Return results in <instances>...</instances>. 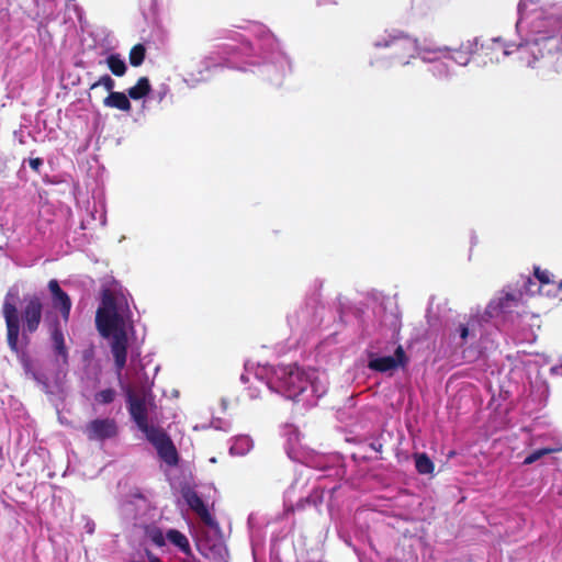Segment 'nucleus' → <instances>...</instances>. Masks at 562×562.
<instances>
[{
	"label": "nucleus",
	"instance_id": "obj_11",
	"mask_svg": "<svg viewBox=\"0 0 562 562\" xmlns=\"http://www.w3.org/2000/svg\"><path fill=\"white\" fill-rule=\"evenodd\" d=\"M187 505L201 518V520L211 528H218L215 518L209 512L207 506L201 496L191 487H184L181 491Z\"/></svg>",
	"mask_w": 562,
	"mask_h": 562
},
{
	"label": "nucleus",
	"instance_id": "obj_36",
	"mask_svg": "<svg viewBox=\"0 0 562 562\" xmlns=\"http://www.w3.org/2000/svg\"><path fill=\"white\" fill-rule=\"evenodd\" d=\"M82 520L85 522L83 529L87 533L93 535L95 531V522L89 516H82Z\"/></svg>",
	"mask_w": 562,
	"mask_h": 562
},
{
	"label": "nucleus",
	"instance_id": "obj_8",
	"mask_svg": "<svg viewBox=\"0 0 562 562\" xmlns=\"http://www.w3.org/2000/svg\"><path fill=\"white\" fill-rule=\"evenodd\" d=\"M24 307L21 313L23 334L35 333L42 322L43 303L38 295L33 294L24 299Z\"/></svg>",
	"mask_w": 562,
	"mask_h": 562
},
{
	"label": "nucleus",
	"instance_id": "obj_30",
	"mask_svg": "<svg viewBox=\"0 0 562 562\" xmlns=\"http://www.w3.org/2000/svg\"><path fill=\"white\" fill-rule=\"evenodd\" d=\"M562 450V447H557V448H541V449H537L535 450L533 452H531L530 454H528L525 460H524V464L525 465H529V464H532L535 463L536 461H538L539 459H541L543 456L546 454H549V453H552V452H555V451H560Z\"/></svg>",
	"mask_w": 562,
	"mask_h": 562
},
{
	"label": "nucleus",
	"instance_id": "obj_1",
	"mask_svg": "<svg viewBox=\"0 0 562 562\" xmlns=\"http://www.w3.org/2000/svg\"><path fill=\"white\" fill-rule=\"evenodd\" d=\"M491 396L487 407L492 415L487 422V429L491 434L514 428L517 423L514 420L516 406L509 401L512 393L508 389H485Z\"/></svg>",
	"mask_w": 562,
	"mask_h": 562
},
{
	"label": "nucleus",
	"instance_id": "obj_32",
	"mask_svg": "<svg viewBox=\"0 0 562 562\" xmlns=\"http://www.w3.org/2000/svg\"><path fill=\"white\" fill-rule=\"evenodd\" d=\"M104 87L110 93L114 92L113 89L115 87V81L109 75L101 76L95 82L90 86V91L97 89L98 87Z\"/></svg>",
	"mask_w": 562,
	"mask_h": 562
},
{
	"label": "nucleus",
	"instance_id": "obj_9",
	"mask_svg": "<svg viewBox=\"0 0 562 562\" xmlns=\"http://www.w3.org/2000/svg\"><path fill=\"white\" fill-rule=\"evenodd\" d=\"M279 374L284 386H315L316 383L315 370H304L296 364L281 367Z\"/></svg>",
	"mask_w": 562,
	"mask_h": 562
},
{
	"label": "nucleus",
	"instance_id": "obj_7",
	"mask_svg": "<svg viewBox=\"0 0 562 562\" xmlns=\"http://www.w3.org/2000/svg\"><path fill=\"white\" fill-rule=\"evenodd\" d=\"M2 315L5 321L8 346L12 351L16 352L19 349L20 319L15 305V294L11 291L5 294Z\"/></svg>",
	"mask_w": 562,
	"mask_h": 562
},
{
	"label": "nucleus",
	"instance_id": "obj_33",
	"mask_svg": "<svg viewBox=\"0 0 562 562\" xmlns=\"http://www.w3.org/2000/svg\"><path fill=\"white\" fill-rule=\"evenodd\" d=\"M115 397L114 389H102L94 395L95 402L100 404H109L113 402Z\"/></svg>",
	"mask_w": 562,
	"mask_h": 562
},
{
	"label": "nucleus",
	"instance_id": "obj_37",
	"mask_svg": "<svg viewBox=\"0 0 562 562\" xmlns=\"http://www.w3.org/2000/svg\"><path fill=\"white\" fill-rule=\"evenodd\" d=\"M541 426V422L539 420V418H536L531 425L529 426H521L520 427V430L521 431H526V432H530V434H533L539 427Z\"/></svg>",
	"mask_w": 562,
	"mask_h": 562
},
{
	"label": "nucleus",
	"instance_id": "obj_46",
	"mask_svg": "<svg viewBox=\"0 0 562 562\" xmlns=\"http://www.w3.org/2000/svg\"><path fill=\"white\" fill-rule=\"evenodd\" d=\"M277 542H278V539L276 537H272L271 538V552H274L276 549H277Z\"/></svg>",
	"mask_w": 562,
	"mask_h": 562
},
{
	"label": "nucleus",
	"instance_id": "obj_27",
	"mask_svg": "<svg viewBox=\"0 0 562 562\" xmlns=\"http://www.w3.org/2000/svg\"><path fill=\"white\" fill-rule=\"evenodd\" d=\"M146 538L156 547L162 548L166 546V533L157 526H149L145 530Z\"/></svg>",
	"mask_w": 562,
	"mask_h": 562
},
{
	"label": "nucleus",
	"instance_id": "obj_28",
	"mask_svg": "<svg viewBox=\"0 0 562 562\" xmlns=\"http://www.w3.org/2000/svg\"><path fill=\"white\" fill-rule=\"evenodd\" d=\"M98 310L119 313L116 297L111 290L105 289L102 291L101 305L99 306Z\"/></svg>",
	"mask_w": 562,
	"mask_h": 562
},
{
	"label": "nucleus",
	"instance_id": "obj_35",
	"mask_svg": "<svg viewBox=\"0 0 562 562\" xmlns=\"http://www.w3.org/2000/svg\"><path fill=\"white\" fill-rule=\"evenodd\" d=\"M535 276L540 281L541 284L551 283L550 272L548 270H541L540 268L535 269Z\"/></svg>",
	"mask_w": 562,
	"mask_h": 562
},
{
	"label": "nucleus",
	"instance_id": "obj_14",
	"mask_svg": "<svg viewBox=\"0 0 562 562\" xmlns=\"http://www.w3.org/2000/svg\"><path fill=\"white\" fill-rule=\"evenodd\" d=\"M548 389H524L521 401L518 404L519 409L525 415H531L546 405Z\"/></svg>",
	"mask_w": 562,
	"mask_h": 562
},
{
	"label": "nucleus",
	"instance_id": "obj_23",
	"mask_svg": "<svg viewBox=\"0 0 562 562\" xmlns=\"http://www.w3.org/2000/svg\"><path fill=\"white\" fill-rule=\"evenodd\" d=\"M151 91V85L147 77L138 78L135 86L127 89L128 98L133 100H140L147 97Z\"/></svg>",
	"mask_w": 562,
	"mask_h": 562
},
{
	"label": "nucleus",
	"instance_id": "obj_29",
	"mask_svg": "<svg viewBox=\"0 0 562 562\" xmlns=\"http://www.w3.org/2000/svg\"><path fill=\"white\" fill-rule=\"evenodd\" d=\"M145 57H146V47L140 43L134 45L131 48L130 54H128V60L133 67H139L144 63Z\"/></svg>",
	"mask_w": 562,
	"mask_h": 562
},
{
	"label": "nucleus",
	"instance_id": "obj_13",
	"mask_svg": "<svg viewBox=\"0 0 562 562\" xmlns=\"http://www.w3.org/2000/svg\"><path fill=\"white\" fill-rule=\"evenodd\" d=\"M122 324L123 318L119 313L97 310L95 325L102 337L110 338L117 330H124Z\"/></svg>",
	"mask_w": 562,
	"mask_h": 562
},
{
	"label": "nucleus",
	"instance_id": "obj_42",
	"mask_svg": "<svg viewBox=\"0 0 562 562\" xmlns=\"http://www.w3.org/2000/svg\"><path fill=\"white\" fill-rule=\"evenodd\" d=\"M370 448L372 450H374L375 452H379L381 453L382 452V448H383V445L382 442H380L379 440H374L370 443Z\"/></svg>",
	"mask_w": 562,
	"mask_h": 562
},
{
	"label": "nucleus",
	"instance_id": "obj_22",
	"mask_svg": "<svg viewBox=\"0 0 562 562\" xmlns=\"http://www.w3.org/2000/svg\"><path fill=\"white\" fill-rule=\"evenodd\" d=\"M166 541L168 540L175 547H177L186 555L191 554V547L189 540L184 533L177 529H168L166 532Z\"/></svg>",
	"mask_w": 562,
	"mask_h": 562
},
{
	"label": "nucleus",
	"instance_id": "obj_4",
	"mask_svg": "<svg viewBox=\"0 0 562 562\" xmlns=\"http://www.w3.org/2000/svg\"><path fill=\"white\" fill-rule=\"evenodd\" d=\"M149 509L148 499L140 493H132L120 503V516L122 520L133 527L145 525V516Z\"/></svg>",
	"mask_w": 562,
	"mask_h": 562
},
{
	"label": "nucleus",
	"instance_id": "obj_18",
	"mask_svg": "<svg viewBox=\"0 0 562 562\" xmlns=\"http://www.w3.org/2000/svg\"><path fill=\"white\" fill-rule=\"evenodd\" d=\"M50 339L55 355L60 357L64 362H67L68 351L65 344L64 333L58 321H55L52 324Z\"/></svg>",
	"mask_w": 562,
	"mask_h": 562
},
{
	"label": "nucleus",
	"instance_id": "obj_25",
	"mask_svg": "<svg viewBox=\"0 0 562 562\" xmlns=\"http://www.w3.org/2000/svg\"><path fill=\"white\" fill-rule=\"evenodd\" d=\"M252 448V441L249 436H237L233 439V442L229 447V453L232 456L243 457L247 454Z\"/></svg>",
	"mask_w": 562,
	"mask_h": 562
},
{
	"label": "nucleus",
	"instance_id": "obj_26",
	"mask_svg": "<svg viewBox=\"0 0 562 562\" xmlns=\"http://www.w3.org/2000/svg\"><path fill=\"white\" fill-rule=\"evenodd\" d=\"M105 63L111 72L116 77L124 76L127 70L125 61L121 58L119 54L109 55L105 59Z\"/></svg>",
	"mask_w": 562,
	"mask_h": 562
},
{
	"label": "nucleus",
	"instance_id": "obj_44",
	"mask_svg": "<svg viewBox=\"0 0 562 562\" xmlns=\"http://www.w3.org/2000/svg\"><path fill=\"white\" fill-rule=\"evenodd\" d=\"M181 562H200V560H198L196 558H194L192 555V553L190 555H187L184 559H182Z\"/></svg>",
	"mask_w": 562,
	"mask_h": 562
},
{
	"label": "nucleus",
	"instance_id": "obj_31",
	"mask_svg": "<svg viewBox=\"0 0 562 562\" xmlns=\"http://www.w3.org/2000/svg\"><path fill=\"white\" fill-rule=\"evenodd\" d=\"M518 303V297L515 294L506 293L504 296L498 299L497 307L502 312H507Z\"/></svg>",
	"mask_w": 562,
	"mask_h": 562
},
{
	"label": "nucleus",
	"instance_id": "obj_6",
	"mask_svg": "<svg viewBox=\"0 0 562 562\" xmlns=\"http://www.w3.org/2000/svg\"><path fill=\"white\" fill-rule=\"evenodd\" d=\"M146 439L155 447L158 457L169 467L179 462V454L170 436L160 427L151 429L145 435Z\"/></svg>",
	"mask_w": 562,
	"mask_h": 562
},
{
	"label": "nucleus",
	"instance_id": "obj_16",
	"mask_svg": "<svg viewBox=\"0 0 562 562\" xmlns=\"http://www.w3.org/2000/svg\"><path fill=\"white\" fill-rule=\"evenodd\" d=\"M48 290L52 294V304L55 308L59 310L61 318L65 323L68 322L71 311V300L69 295L60 288L56 279L48 282Z\"/></svg>",
	"mask_w": 562,
	"mask_h": 562
},
{
	"label": "nucleus",
	"instance_id": "obj_34",
	"mask_svg": "<svg viewBox=\"0 0 562 562\" xmlns=\"http://www.w3.org/2000/svg\"><path fill=\"white\" fill-rule=\"evenodd\" d=\"M211 426L216 430L229 431L232 425L229 422L222 418H213Z\"/></svg>",
	"mask_w": 562,
	"mask_h": 562
},
{
	"label": "nucleus",
	"instance_id": "obj_40",
	"mask_svg": "<svg viewBox=\"0 0 562 562\" xmlns=\"http://www.w3.org/2000/svg\"><path fill=\"white\" fill-rule=\"evenodd\" d=\"M540 0H520L519 2V9L520 10H527L529 7L536 2H539Z\"/></svg>",
	"mask_w": 562,
	"mask_h": 562
},
{
	"label": "nucleus",
	"instance_id": "obj_24",
	"mask_svg": "<svg viewBox=\"0 0 562 562\" xmlns=\"http://www.w3.org/2000/svg\"><path fill=\"white\" fill-rule=\"evenodd\" d=\"M413 459L418 474L428 475L434 473L435 464L426 452H415Z\"/></svg>",
	"mask_w": 562,
	"mask_h": 562
},
{
	"label": "nucleus",
	"instance_id": "obj_3",
	"mask_svg": "<svg viewBox=\"0 0 562 562\" xmlns=\"http://www.w3.org/2000/svg\"><path fill=\"white\" fill-rule=\"evenodd\" d=\"M375 46L386 49L384 57L403 65L418 52L417 41L403 33L390 35L382 42H378Z\"/></svg>",
	"mask_w": 562,
	"mask_h": 562
},
{
	"label": "nucleus",
	"instance_id": "obj_5",
	"mask_svg": "<svg viewBox=\"0 0 562 562\" xmlns=\"http://www.w3.org/2000/svg\"><path fill=\"white\" fill-rule=\"evenodd\" d=\"M285 401L293 404L295 411H304L316 406L318 400L325 395V389H269Z\"/></svg>",
	"mask_w": 562,
	"mask_h": 562
},
{
	"label": "nucleus",
	"instance_id": "obj_45",
	"mask_svg": "<svg viewBox=\"0 0 562 562\" xmlns=\"http://www.w3.org/2000/svg\"><path fill=\"white\" fill-rule=\"evenodd\" d=\"M353 405V394H350L347 398V404L345 405V407H352Z\"/></svg>",
	"mask_w": 562,
	"mask_h": 562
},
{
	"label": "nucleus",
	"instance_id": "obj_20",
	"mask_svg": "<svg viewBox=\"0 0 562 562\" xmlns=\"http://www.w3.org/2000/svg\"><path fill=\"white\" fill-rule=\"evenodd\" d=\"M247 525L249 529V538H250V544H251V551L254 560L256 561L257 550L259 547L262 546L263 537L261 535V531L259 528H257V516L251 513L248 516Z\"/></svg>",
	"mask_w": 562,
	"mask_h": 562
},
{
	"label": "nucleus",
	"instance_id": "obj_15",
	"mask_svg": "<svg viewBox=\"0 0 562 562\" xmlns=\"http://www.w3.org/2000/svg\"><path fill=\"white\" fill-rule=\"evenodd\" d=\"M406 361L407 358L403 347L397 346L393 356H384L370 359L369 368L379 372H387L404 366Z\"/></svg>",
	"mask_w": 562,
	"mask_h": 562
},
{
	"label": "nucleus",
	"instance_id": "obj_48",
	"mask_svg": "<svg viewBox=\"0 0 562 562\" xmlns=\"http://www.w3.org/2000/svg\"><path fill=\"white\" fill-rule=\"evenodd\" d=\"M559 288L562 289V281L559 283Z\"/></svg>",
	"mask_w": 562,
	"mask_h": 562
},
{
	"label": "nucleus",
	"instance_id": "obj_12",
	"mask_svg": "<svg viewBox=\"0 0 562 562\" xmlns=\"http://www.w3.org/2000/svg\"><path fill=\"white\" fill-rule=\"evenodd\" d=\"M296 481H294L291 486L284 492V508H285V512L288 513H293L295 510H302L304 509L306 506H314V507H317L318 505L322 504L323 502V497H322V494L317 491V490H314L313 492H311L307 496H304V497H300L296 503L293 502V497H294V491H295V485H296Z\"/></svg>",
	"mask_w": 562,
	"mask_h": 562
},
{
	"label": "nucleus",
	"instance_id": "obj_17",
	"mask_svg": "<svg viewBox=\"0 0 562 562\" xmlns=\"http://www.w3.org/2000/svg\"><path fill=\"white\" fill-rule=\"evenodd\" d=\"M111 351L116 370L120 372L125 367L127 357V336L125 330L114 333L112 336Z\"/></svg>",
	"mask_w": 562,
	"mask_h": 562
},
{
	"label": "nucleus",
	"instance_id": "obj_43",
	"mask_svg": "<svg viewBox=\"0 0 562 562\" xmlns=\"http://www.w3.org/2000/svg\"><path fill=\"white\" fill-rule=\"evenodd\" d=\"M459 330H460V337L465 340L469 336V328L467 325L464 324H461L460 327H459Z\"/></svg>",
	"mask_w": 562,
	"mask_h": 562
},
{
	"label": "nucleus",
	"instance_id": "obj_21",
	"mask_svg": "<svg viewBox=\"0 0 562 562\" xmlns=\"http://www.w3.org/2000/svg\"><path fill=\"white\" fill-rule=\"evenodd\" d=\"M283 435L286 437L285 451L290 459L296 460L300 431L293 425H285Z\"/></svg>",
	"mask_w": 562,
	"mask_h": 562
},
{
	"label": "nucleus",
	"instance_id": "obj_38",
	"mask_svg": "<svg viewBox=\"0 0 562 562\" xmlns=\"http://www.w3.org/2000/svg\"><path fill=\"white\" fill-rule=\"evenodd\" d=\"M458 56H453L452 58L460 65L465 66L470 61V57L467 53L457 52Z\"/></svg>",
	"mask_w": 562,
	"mask_h": 562
},
{
	"label": "nucleus",
	"instance_id": "obj_47",
	"mask_svg": "<svg viewBox=\"0 0 562 562\" xmlns=\"http://www.w3.org/2000/svg\"><path fill=\"white\" fill-rule=\"evenodd\" d=\"M249 396H250L251 398H256V397L258 396V394H257V393H250V394H249Z\"/></svg>",
	"mask_w": 562,
	"mask_h": 562
},
{
	"label": "nucleus",
	"instance_id": "obj_2",
	"mask_svg": "<svg viewBox=\"0 0 562 562\" xmlns=\"http://www.w3.org/2000/svg\"><path fill=\"white\" fill-rule=\"evenodd\" d=\"M126 390V403L127 409L132 420L135 423L137 428L144 434H148L151 429L157 428L155 425L148 423V411L153 406L154 401L150 395L151 389H144L148 392L136 393L137 389H125Z\"/></svg>",
	"mask_w": 562,
	"mask_h": 562
},
{
	"label": "nucleus",
	"instance_id": "obj_41",
	"mask_svg": "<svg viewBox=\"0 0 562 562\" xmlns=\"http://www.w3.org/2000/svg\"><path fill=\"white\" fill-rule=\"evenodd\" d=\"M337 1L336 0H317V5L318 7H329V5H337Z\"/></svg>",
	"mask_w": 562,
	"mask_h": 562
},
{
	"label": "nucleus",
	"instance_id": "obj_10",
	"mask_svg": "<svg viewBox=\"0 0 562 562\" xmlns=\"http://www.w3.org/2000/svg\"><path fill=\"white\" fill-rule=\"evenodd\" d=\"M85 434L89 440L104 441L117 435V425L112 418H97L86 425Z\"/></svg>",
	"mask_w": 562,
	"mask_h": 562
},
{
	"label": "nucleus",
	"instance_id": "obj_39",
	"mask_svg": "<svg viewBox=\"0 0 562 562\" xmlns=\"http://www.w3.org/2000/svg\"><path fill=\"white\" fill-rule=\"evenodd\" d=\"M29 164L34 171L38 172L40 167L43 165V160L41 158H31Z\"/></svg>",
	"mask_w": 562,
	"mask_h": 562
},
{
	"label": "nucleus",
	"instance_id": "obj_19",
	"mask_svg": "<svg viewBox=\"0 0 562 562\" xmlns=\"http://www.w3.org/2000/svg\"><path fill=\"white\" fill-rule=\"evenodd\" d=\"M103 104L108 108L117 109L124 112H130L132 110L128 95L119 91L109 93V95L103 100Z\"/></svg>",
	"mask_w": 562,
	"mask_h": 562
}]
</instances>
